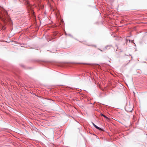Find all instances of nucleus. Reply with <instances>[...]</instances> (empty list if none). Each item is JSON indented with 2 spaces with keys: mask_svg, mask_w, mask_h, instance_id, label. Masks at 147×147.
<instances>
[{
  "mask_svg": "<svg viewBox=\"0 0 147 147\" xmlns=\"http://www.w3.org/2000/svg\"><path fill=\"white\" fill-rule=\"evenodd\" d=\"M8 16L7 11L2 7H0V18L3 21L5 20L6 16Z\"/></svg>",
  "mask_w": 147,
  "mask_h": 147,
  "instance_id": "obj_1",
  "label": "nucleus"
},
{
  "mask_svg": "<svg viewBox=\"0 0 147 147\" xmlns=\"http://www.w3.org/2000/svg\"><path fill=\"white\" fill-rule=\"evenodd\" d=\"M125 109L127 112H130L132 111L133 107L132 106L130 105L127 104L125 107Z\"/></svg>",
  "mask_w": 147,
  "mask_h": 147,
  "instance_id": "obj_2",
  "label": "nucleus"
},
{
  "mask_svg": "<svg viewBox=\"0 0 147 147\" xmlns=\"http://www.w3.org/2000/svg\"><path fill=\"white\" fill-rule=\"evenodd\" d=\"M55 15L57 17L59 14V11L57 9L55 10Z\"/></svg>",
  "mask_w": 147,
  "mask_h": 147,
  "instance_id": "obj_3",
  "label": "nucleus"
},
{
  "mask_svg": "<svg viewBox=\"0 0 147 147\" xmlns=\"http://www.w3.org/2000/svg\"><path fill=\"white\" fill-rule=\"evenodd\" d=\"M92 123L93 124V125L96 128V129H99L100 130H102V129H101L99 127L97 126L94 123Z\"/></svg>",
  "mask_w": 147,
  "mask_h": 147,
  "instance_id": "obj_4",
  "label": "nucleus"
},
{
  "mask_svg": "<svg viewBox=\"0 0 147 147\" xmlns=\"http://www.w3.org/2000/svg\"><path fill=\"white\" fill-rule=\"evenodd\" d=\"M101 116H103L104 117H105V118H106L107 119H108V118L107 117H106L105 115H104L101 114Z\"/></svg>",
  "mask_w": 147,
  "mask_h": 147,
  "instance_id": "obj_5",
  "label": "nucleus"
},
{
  "mask_svg": "<svg viewBox=\"0 0 147 147\" xmlns=\"http://www.w3.org/2000/svg\"><path fill=\"white\" fill-rule=\"evenodd\" d=\"M25 1L26 2V3H27V5H28V1L27 0H25Z\"/></svg>",
  "mask_w": 147,
  "mask_h": 147,
  "instance_id": "obj_6",
  "label": "nucleus"
}]
</instances>
